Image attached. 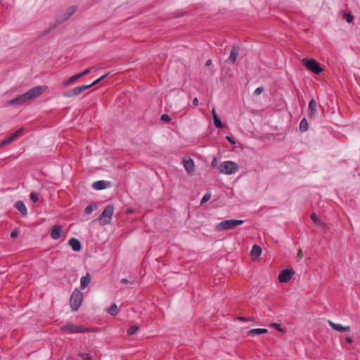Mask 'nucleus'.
I'll list each match as a JSON object with an SVG mask.
<instances>
[{"label":"nucleus","instance_id":"f257e3e1","mask_svg":"<svg viewBox=\"0 0 360 360\" xmlns=\"http://www.w3.org/2000/svg\"><path fill=\"white\" fill-rule=\"evenodd\" d=\"M239 170V166L235 162L225 161L222 162L219 167V171L221 174L231 175L236 173Z\"/></svg>","mask_w":360,"mask_h":360},{"label":"nucleus","instance_id":"f03ea898","mask_svg":"<svg viewBox=\"0 0 360 360\" xmlns=\"http://www.w3.org/2000/svg\"><path fill=\"white\" fill-rule=\"evenodd\" d=\"M244 223L243 220L240 219H227L221 221L216 226V230L218 231L224 230L232 229L237 226L241 225Z\"/></svg>","mask_w":360,"mask_h":360},{"label":"nucleus","instance_id":"7ed1b4c3","mask_svg":"<svg viewBox=\"0 0 360 360\" xmlns=\"http://www.w3.org/2000/svg\"><path fill=\"white\" fill-rule=\"evenodd\" d=\"M303 65L314 74L319 75L323 72L319 63L313 58H304L302 60Z\"/></svg>","mask_w":360,"mask_h":360},{"label":"nucleus","instance_id":"20e7f679","mask_svg":"<svg viewBox=\"0 0 360 360\" xmlns=\"http://www.w3.org/2000/svg\"><path fill=\"white\" fill-rule=\"evenodd\" d=\"M83 295L82 293L75 290L70 297V307L73 311H77L79 307H80L82 302Z\"/></svg>","mask_w":360,"mask_h":360},{"label":"nucleus","instance_id":"39448f33","mask_svg":"<svg viewBox=\"0 0 360 360\" xmlns=\"http://www.w3.org/2000/svg\"><path fill=\"white\" fill-rule=\"evenodd\" d=\"M48 87L46 86H37L32 88L26 93H24L26 98L28 101H31L35 98L39 96L42 93H44Z\"/></svg>","mask_w":360,"mask_h":360},{"label":"nucleus","instance_id":"423d86ee","mask_svg":"<svg viewBox=\"0 0 360 360\" xmlns=\"http://www.w3.org/2000/svg\"><path fill=\"white\" fill-rule=\"evenodd\" d=\"M114 213V207L108 205L99 217V220H103L104 224H109Z\"/></svg>","mask_w":360,"mask_h":360},{"label":"nucleus","instance_id":"0eeeda50","mask_svg":"<svg viewBox=\"0 0 360 360\" xmlns=\"http://www.w3.org/2000/svg\"><path fill=\"white\" fill-rule=\"evenodd\" d=\"M89 89V86L86 85H82L79 86L75 88H72L71 89H69L68 91H65L63 94L64 97L66 98H71L73 96H77L81 94L84 91Z\"/></svg>","mask_w":360,"mask_h":360},{"label":"nucleus","instance_id":"6e6552de","mask_svg":"<svg viewBox=\"0 0 360 360\" xmlns=\"http://www.w3.org/2000/svg\"><path fill=\"white\" fill-rule=\"evenodd\" d=\"M294 271L292 269H285L280 272L278 276V281L281 283L288 282L294 275Z\"/></svg>","mask_w":360,"mask_h":360},{"label":"nucleus","instance_id":"1a4fd4ad","mask_svg":"<svg viewBox=\"0 0 360 360\" xmlns=\"http://www.w3.org/2000/svg\"><path fill=\"white\" fill-rule=\"evenodd\" d=\"M23 131H24V129L23 128L19 129L15 133H13L11 136H10L9 137H8L5 140H4L0 143V146H6L7 144L11 143L12 141L15 140L17 138H18L20 136H22V134H23Z\"/></svg>","mask_w":360,"mask_h":360},{"label":"nucleus","instance_id":"9d476101","mask_svg":"<svg viewBox=\"0 0 360 360\" xmlns=\"http://www.w3.org/2000/svg\"><path fill=\"white\" fill-rule=\"evenodd\" d=\"M63 330L69 333H84L85 331V330L83 329L82 327H79L72 323L66 325L63 328Z\"/></svg>","mask_w":360,"mask_h":360},{"label":"nucleus","instance_id":"9b49d317","mask_svg":"<svg viewBox=\"0 0 360 360\" xmlns=\"http://www.w3.org/2000/svg\"><path fill=\"white\" fill-rule=\"evenodd\" d=\"M317 103L314 99H311L309 103L308 115L310 117H316L318 115Z\"/></svg>","mask_w":360,"mask_h":360},{"label":"nucleus","instance_id":"f8f14e48","mask_svg":"<svg viewBox=\"0 0 360 360\" xmlns=\"http://www.w3.org/2000/svg\"><path fill=\"white\" fill-rule=\"evenodd\" d=\"M27 102V100L26 98V96L25 94H22L15 98L9 101L8 102V105H20L24 104L25 103Z\"/></svg>","mask_w":360,"mask_h":360},{"label":"nucleus","instance_id":"ddd939ff","mask_svg":"<svg viewBox=\"0 0 360 360\" xmlns=\"http://www.w3.org/2000/svg\"><path fill=\"white\" fill-rule=\"evenodd\" d=\"M183 165L186 171L188 174H193L195 170V164L193 159L189 158L188 160H183Z\"/></svg>","mask_w":360,"mask_h":360},{"label":"nucleus","instance_id":"4468645a","mask_svg":"<svg viewBox=\"0 0 360 360\" xmlns=\"http://www.w3.org/2000/svg\"><path fill=\"white\" fill-rule=\"evenodd\" d=\"M328 323L332 327V328L333 330L338 331V332L343 333L345 331H349L350 330L349 326H344L340 323H333L332 321H328Z\"/></svg>","mask_w":360,"mask_h":360},{"label":"nucleus","instance_id":"2eb2a0df","mask_svg":"<svg viewBox=\"0 0 360 360\" xmlns=\"http://www.w3.org/2000/svg\"><path fill=\"white\" fill-rule=\"evenodd\" d=\"M63 228L60 225H56L52 228L51 236L54 240L60 238L62 235Z\"/></svg>","mask_w":360,"mask_h":360},{"label":"nucleus","instance_id":"dca6fc26","mask_svg":"<svg viewBox=\"0 0 360 360\" xmlns=\"http://www.w3.org/2000/svg\"><path fill=\"white\" fill-rule=\"evenodd\" d=\"M14 207L20 212V214L22 216L27 215V209L26 205H25V203L22 201H21V200L17 201L15 203Z\"/></svg>","mask_w":360,"mask_h":360},{"label":"nucleus","instance_id":"f3484780","mask_svg":"<svg viewBox=\"0 0 360 360\" xmlns=\"http://www.w3.org/2000/svg\"><path fill=\"white\" fill-rule=\"evenodd\" d=\"M109 184H110L108 181L101 180V181H95L94 183H93L92 187L95 190L100 191V190L107 188Z\"/></svg>","mask_w":360,"mask_h":360},{"label":"nucleus","instance_id":"a211bd4d","mask_svg":"<svg viewBox=\"0 0 360 360\" xmlns=\"http://www.w3.org/2000/svg\"><path fill=\"white\" fill-rule=\"evenodd\" d=\"M68 244L74 251H79L81 250V243L79 240L75 238H71L69 240Z\"/></svg>","mask_w":360,"mask_h":360},{"label":"nucleus","instance_id":"6ab92c4d","mask_svg":"<svg viewBox=\"0 0 360 360\" xmlns=\"http://www.w3.org/2000/svg\"><path fill=\"white\" fill-rule=\"evenodd\" d=\"M239 53V47L237 46H233L230 56L229 57V60L232 63H234L238 58Z\"/></svg>","mask_w":360,"mask_h":360},{"label":"nucleus","instance_id":"aec40b11","mask_svg":"<svg viewBox=\"0 0 360 360\" xmlns=\"http://www.w3.org/2000/svg\"><path fill=\"white\" fill-rule=\"evenodd\" d=\"M311 219L318 226L321 227L323 231H326V225H325V224L319 218V217L315 213H312L311 214Z\"/></svg>","mask_w":360,"mask_h":360},{"label":"nucleus","instance_id":"412c9836","mask_svg":"<svg viewBox=\"0 0 360 360\" xmlns=\"http://www.w3.org/2000/svg\"><path fill=\"white\" fill-rule=\"evenodd\" d=\"M268 330L265 328H254L248 330V335L250 336L259 335L266 333Z\"/></svg>","mask_w":360,"mask_h":360},{"label":"nucleus","instance_id":"4be33fe9","mask_svg":"<svg viewBox=\"0 0 360 360\" xmlns=\"http://www.w3.org/2000/svg\"><path fill=\"white\" fill-rule=\"evenodd\" d=\"M77 11V8L75 6H71L68 8L66 11L63 15V19L61 20V22L66 20L68 19L73 13H75Z\"/></svg>","mask_w":360,"mask_h":360},{"label":"nucleus","instance_id":"5701e85b","mask_svg":"<svg viewBox=\"0 0 360 360\" xmlns=\"http://www.w3.org/2000/svg\"><path fill=\"white\" fill-rule=\"evenodd\" d=\"M91 281L89 274H87L86 276H82L80 280L81 288L82 289H85L89 284Z\"/></svg>","mask_w":360,"mask_h":360},{"label":"nucleus","instance_id":"b1692460","mask_svg":"<svg viewBox=\"0 0 360 360\" xmlns=\"http://www.w3.org/2000/svg\"><path fill=\"white\" fill-rule=\"evenodd\" d=\"M82 77L80 76V74H77L71 77H70L68 79H67L65 82H63V85L65 86H70L75 83L77 80L80 79Z\"/></svg>","mask_w":360,"mask_h":360},{"label":"nucleus","instance_id":"393cba45","mask_svg":"<svg viewBox=\"0 0 360 360\" xmlns=\"http://www.w3.org/2000/svg\"><path fill=\"white\" fill-rule=\"evenodd\" d=\"M262 252V250L260 246L257 245H254L251 250V255L252 257H257L261 255Z\"/></svg>","mask_w":360,"mask_h":360},{"label":"nucleus","instance_id":"a878e982","mask_svg":"<svg viewBox=\"0 0 360 360\" xmlns=\"http://www.w3.org/2000/svg\"><path fill=\"white\" fill-rule=\"evenodd\" d=\"M108 314L112 316H116L118 314V308L116 304H113L107 309Z\"/></svg>","mask_w":360,"mask_h":360},{"label":"nucleus","instance_id":"bb28decb","mask_svg":"<svg viewBox=\"0 0 360 360\" xmlns=\"http://www.w3.org/2000/svg\"><path fill=\"white\" fill-rule=\"evenodd\" d=\"M213 121L217 128L221 129L224 127V124L217 115H214V117H213Z\"/></svg>","mask_w":360,"mask_h":360},{"label":"nucleus","instance_id":"cd10ccee","mask_svg":"<svg viewBox=\"0 0 360 360\" xmlns=\"http://www.w3.org/2000/svg\"><path fill=\"white\" fill-rule=\"evenodd\" d=\"M300 129L301 131L304 132L307 131L308 129V122L305 118L302 119L300 123Z\"/></svg>","mask_w":360,"mask_h":360},{"label":"nucleus","instance_id":"c85d7f7f","mask_svg":"<svg viewBox=\"0 0 360 360\" xmlns=\"http://www.w3.org/2000/svg\"><path fill=\"white\" fill-rule=\"evenodd\" d=\"M139 329V326L138 325L131 326L127 330V333L129 335H134Z\"/></svg>","mask_w":360,"mask_h":360},{"label":"nucleus","instance_id":"c756f323","mask_svg":"<svg viewBox=\"0 0 360 360\" xmlns=\"http://www.w3.org/2000/svg\"><path fill=\"white\" fill-rule=\"evenodd\" d=\"M108 75H109V73H106V74L103 75V76L100 77L98 79H96L94 82H93L91 84H89L88 86H89V88L92 87L93 86L97 84L98 83L101 82L103 79H104L105 77H107Z\"/></svg>","mask_w":360,"mask_h":360},{"label":"nucleus","instance_id":"7c9ffc66","mask_svg":"<svg viewBox=\"0 0 360 360\" xmlns=\"http://www.w3.org/2000/svg\"><path fill=\"white\" fill-rule=\"evenodd\" d=\"M108 75H109V73H106V74L103 75V76L100 77L98 79H96L94 82H93L91 84H89L88 86H89V88L92 87L93 86L97 84L98 83L101 82L103 79H104L105 77H107Z\"/></svg>","mask_w":360,"mask_h":360},{"label":"nucleus","instance_id":"2f4dec72","mask_svg":"<svg viewBox=\"0 0 360 360\" xmlns=\"http://www.w3.org/2000/svg\"><path fill=\"white\" fill-rule=\"evenodd\" d=\"M108 75H109V73H106V74L103 75V76L100 77L98 79H96L94 82H93L91 84H89L88 86H89V88L92 87L93 86L97 84L98 83L101 82L103 79H104L105 77H107Z\"/></svg>","mask_w":360,"mask_h":360},{"label":"nucleus","instance_id":"473e14b6","mask_svg":"<svg viewBox=\"0 0 360 360\" xmlns=\"http://www.w3.org/2000/svg\"><path fill=\"white\" fill-rule=\"evenodd\" d=\"M211 193H206L204 196L200 200V204L203 205L205 202H207L210 198H211Z\"/></svg>","mask_w":360,"mask_h":360},{"label":"nucleus","instance_id":"72a5a7b5","mask_svg":"<svg viewBox=\"0 0 360 360\" xmlns=\"http://www.w3.org/2000/svg\"><path fill=\"white\" fill-rule=\"evenodd\" d=\"M78 355L83 360H91L92 359V356L89 353H79Z\"/></svg>","mask_w":360,"mask_h":360},{"label":"nucleus","instance_id":"f704fd0d","mask_svg":"<svg viewBox=\"0 0 360 360\" xmlns=\"http://www.w3.org/2000/svg\"><path fill=\"white\" fill-rule=\"evenodd\" d=\"M30 200L33 202H36L39 200V195L37 193L35 192H32L30 193Z\"/></svg>","mask_w":360,"mask_h":360},{"label":"nucleus","instance_id":"c9c22d12","mask_svg":"<svg viewBox=\"0 0 360 360\" xmlns=\"http://www.w3.org/2000/svg\"><path fill=\"white\" fill-rule=\"evenodd\" d=\"M344 17L345 20L349 23L354 20V16L349 13H345Z\"/></svg>","mask_w":360,"mask_h":360},{"label":"nucleus","instance_id":"e433bc0d","mask_svg":"<svg viewBox=\"0 0 360 360\" xmlns=\"http://www.w3.org/2000/svg\"><path fill=\"white\" fill-rule=\"evenodd\" d=\"M264 91V88L262 86H259L257 87L255 91H254V95L255 96H259L260 95L262 92Z\"/></svg>","mask_w":360,"mask_h":360},{"label":"nucleus","instance_id":"4c0bfd02","mask_svg":"<svg viewBox=\"0 0 360 360\" xmlns=\"http://www.w3.org/2000/svg\"><path fill=\"white\" fill-rule=\"evenodd\" d=\"M160 120L163 122H169L171 121V117L167 114H163L161 116Z\"/></svg>","mask_w":360,"mask_h":360},{"label":"nucleus","instance_id":"58836bf2","mask_svg":"<svg viewBox=\"0 0 360 360\" xmlns=\"http://www.w3.org/2000/svg\"><path fill=\"white\" fill-rule=\"evenodd\" d=\"M94 210V207L92 205H88L84 210V214H90Z\"/></svg>","mask_w":360,"mask_h":360},{"label":"nucleus","instance_id":"ea45409f","mask_svg":"<svg viewBox=\"0 0 360 360\" xmlns=\"http://www.w3.org/2000/svg\"><path fill=\"white\" fill-rule=\"evenodd\" d=\"M226 139L231 143L236 144V140L233 136H226Z\"/></svg>","mask_w":360,"mask_h":360},{"label":"nucleus","instance_id":"a19ab883","mask_svg":"<svg viewBox=\"0 0 360 360\" xmlns=\"http://www.w3.org/2000/svg\"><path fill=\"white\" fill-rule=\"evenodd\" d=\"M91 72V69L90 68H88L86 70H85L84 71H83L82 72L79 73L80 74V76L81 77H83L84 75H88L89 73Z\"/></svg>","mask_w":360,"mask_h":360},{"label":"nucleus","instance_id":"79ce46f5","mask_svg":"<svg viewBox=\"0 0 360 360\" xmlns=\"http://www.w3.org/2000/svg\"><path fill=\"white\" fill-rule=\"evenodd\" d=\"M18 236V231H13L11 233V238H15Z\"/></svg>","mask_w":360,"mask_h":360},{"label":"nucleus","instance_id":"37998d69","mask_svg":"<svg viewBox=\"0 0 360 360\" xmlns=\"http://www.w3.org/2000/svg\"><path fill=\"white\" fill-rule=\"evenodd\" d=\"M123 284H129V283H131V282L129 281H128L127 279L126 278H122L120 281Z\"/></svg>","mask_w":360,"mask_h":360},{"label":"nucleus","instance_id":"c03bdc74","mask_svg":"<svg viewBox=\"0 0 360 360\" xmlns=\"http://www.w3.org/2000/svg\"><path fill=\"white\" fill-rule=\"evenodd\" d=\"M199 103V101H198V99L197 98H195L193 100V105L195 106H197Z\"/></svg>","mask_w":360,"mask_h":360},{"label":"nucleus","instance_id":"a18cd8bd","mask_svg":"<svg viewBox=\"0 0 360 360\" xmlns=\"http://www.w3.org/2000/svg\"><path fill=\"white\" fill-rule=\"evenodd\" d=\"M238 319L242 321H248V320H250V319H247L245 317H243V316H239L238 317Z\"/></svg>","mask_w":360,"mask_h":360},{"label":"nucleus","instance_id":"49530a36","mask_svg":"<svg viewBox=\"0 0 360 360\" xmlns=\"http://www.w3.org/2000/svg\"><path fill=\"white\" fill-rule=\"evenodd\" d=\"M211 165H212V167H216V165H217V159H216V158H214V159L212 161Z\"/></svg>","mask_w":360,"mask_h":360},{"label":"nucleus","instance_id":"de8ad7c7","mask_svg":"<svg viewBox=\"0 0 360 360\" xmlns=\"http://www.w3.org/2000/svg\"><path fill=\"white\" fill-rule=\"evenodd\" d=\"M345 341H346L347 343H352V342H353V340H352L351 338L347 337V338H346Z\"/></svg>","mask_w":360,"mask_h":360},{"label":"nucleus","instance_id":"09e8293b","mask_svg":"<svg viewBox=\"0 0 360 360\" xmlns=\"http://www.w3.org/2000/svg\"><path fill=\"white\" fill-rule=\"evenodd\" d=\"M211 64H212V60H207L206 61V65H207V66H209V65H210Z\"/></svg>","mask_w":360,"mask_h":360},{"label":"nucleus","instance_id":"8fccbe9b","mask_svg":"<svg viewBox=\"0 0 360 360\" xmlns=\"http://www.w3.org/2000/svg\"><path fill=\"white\" fill-rule=\"evenodd\" d=\"M212 113L213 117H214V115H217L214 108H212Z\"/></svg>","mask_w":360,"mask_h":360}]
</instances>
